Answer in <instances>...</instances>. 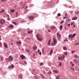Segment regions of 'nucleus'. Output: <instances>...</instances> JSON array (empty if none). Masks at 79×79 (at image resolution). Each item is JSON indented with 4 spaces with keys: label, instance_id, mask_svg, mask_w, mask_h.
<instances>
[{
    "label": "nucleus",
    "instance_id": "f257e3e1",
    "mask_svg": "<svg viewBox=\"0 0 79 79\" xmlns=\"http://www.w3.org/2000/svg\"><path fill=\"white\" fill-rule=\"evenodd\" d=\"M37 40L39 41H42V36L41 35L38 34L36 35Z\"/></svg>",
    "mask_w": 79,
    "mask_h": 79
},
{
    "label": "nucleus",
    "instance_id": "f03ea898",
    "mask_svg": "<svg viewBox=\"0 0 79 79\" xmlns=\"http://www.w3.org/2000/svg\"><path fill=\"white\" fill-rule=\"evenodd\" d=\"M52 43L51 44L52 45H55L57 43V40L54 38H52Z\"/></svg>",
    "mask_w": 79,
    "mask_h": 79
},
{
    "label": "nucleus",
    "instance_id": "7ed1b4c3",
    "mask_svg": "<svg viewBox=\"0 0 79 79\" xmlns=\"http://www.w3.org/2000/svg\"><path fill=\"white\" fill-rule=\"evenodd\" d=\"M56 35H57V38L58 41H60L61 35H60V34L59 33H58V32H57V33Z\"/></svg>",
    "mask_w": 79,
    "mask_h": 79
},
{
    "label": "nucleus",
    "instance_id": "20e7f679",
    "mask_svg": "<svg viewBox=\"0 0 79 79\" xmlns=\"http://www.w3.org/2000/svg\"><path fill=\"white\" fill-rule=\"evenodd\" d=\"M7 59L9 61H12L13 60V57L12 56H10Z\"/></svg>",
    "mask_w": 79,
    "mask_h": 79
},
{
    "label": "nucleus",
    "instance_id": "39448f33",
    "mask_svg": "<svg viewBox=\"0 0 79 79\" xmlns=\"http://www.w3.org/2000/svg\"><path fill=\"white\" fill-rule=\"evenodd\" d=\"M0 23L2 25H3L5 23V20L3 19H1L0 20Z\"/></svg>",
    "mask_w": 79,
    "mask_h": 79
},
{
    "label": "nucleus",
    "instance_id": "423d86ee",
    "mask_svg": "<svg viewBox=\"0 0 79 79\" xmlns=\"http://www.w3.org/2000/svg\"><path fill=\"white\" fill-rule=\"evenodd\" d=\"M65 56L64 55H63V57H59L58 58V60H63Z\"/></svg>",
    "mask_w": 79,
    "mask_h": 79
},
{
    "label": "nucleus",
    "instance_id": "0eeeda50",
    "mask_svg": "<svg viewBox=\"0 0 79 79\" xmlns=\"http://www.w3.org/2000/svg\"><path fill=\"white\" fill-rule=\"evenodd\" d=\"M28 19H30V20H33V19H34V16H29L28 17Z\"/></svg>",
    "mask_w": 79,
    "mask_h": 79
},
{
    "label": "nucleus",
    "instance_id": "6e6552de",
    "mask_svg": "<svg viewBox=\"0 0 79 79\" xmlns=\"http://www.w3.org/2000/svg\"><path fill=\"white\" fill-rule=\"evenodd\" d=\"M33 49L34 50H35L37 49V46L34 45L33 47Z\"/></svg>",
    "mask_w": 79,
    "mask_h": 79
},
{
    "label": "nucleus",
    "instance_id": "1a4fd4ad",
    "mask_svg": "<svg viewBox=\"0 0 79 79\" xmlns=\"http://www.w3.org/2000/svg\"><path fill=\"white\" fill-rule=\"evenodd\" d=\"M77 17H73L72 19V20H77Z\"/></svg>",
    "mask_w": 79,
    "mask_h": 79
},
{
    "label": "nucleus",
    "instance_id": "9d476101",
    "mask_svg": "<svg viewBox=\"0 0 79 79\" xmlns=\"http://www.w3.org/2000/svg\"><path fill=\"white\" fill-rule=\"evenodd\" d=\"M4 45L5 47L6 48H8V46H7V44H6V43H4Z\"/></svg>",
    "mask_w": 79,
    "mask_h": 79
},
{
    "label": "nucleus",
    "instance_id": "9b49d317",
    "mask_svg": "<svg viewBox=\"0 0 79 79\" xmlns=\"http://www.w3.org/2000/svg\"><path fill=\"white\" fill-rule=\"evenodd\" d=\"M73 61L74 62L75 64H77V60H76V59H73Z\"/></svg>",
    "mask_w": 79,
    "mask_h": 79
},
{
    "label": "nucleus",
    "instance_id": "f8f14e48",
    "mask_svg": "<svg viewBox=\"0 0 79 79\" xmlns=\"http://www.w3.org/2000/svg\"><path fill=\"white\" fill-rule=\"evenodd\" d=\"M21 57L22 60H23V59H24L25 58V56H24L23 55H22L21 56Z\"/></svg>",
    "mask_w": 79,
    "mask_h": 79
},
{
    "label": "nucleus",
    "instance_id": "ddd939ff",
    "mask_svg": "<svg viewBox=\"0 0 79 79\" xmlns=\"http://www.w3.org/2000/svg\"><path fill=\"white\" fill-rule=\"evenodd\" d=\"M62 29H63V26H62V25H61L59 27V29L60 30V31H61Z\"/></svg>",
    "mask_w": 79,
    "mask_h": 79
},
{
    "label": "nucleus",
    "instance_id": "4468645a",
    "mask_svg": "<svg viewBox=\"0 0 79 79\" xmlns=\"http://www.w3.org/2000/svg\"><path fill=\"white\" fill-rule=\"evenodd\" d=\"M9 27L13 28L14 27V26L13 25H10L9 26Z\"/></svg>",
    "mask_w": 79,
    "mask_h": 79
},
{
    "label": "nucleus",
    "instance_id": "2eb2a0df",
    "mask_svg": "<svg viewBox=\"0 0 79 79\" xmlns=\"http://www.w3.org/2000/svg\"><path fill=\"white\" fill-rule=\"evenodd\" d=\"M55 29V27L54 26H52L51 27V29L52 30H54Z\"/></svg>",
    "mask_w": 79,
    "mask_h": 79
},
{
    "label": "nucleus",
    "instance_id": "dca6fc26",
    "mask_svg": "<svg viewBox=\"0 0 79 79\" xmlns=\"http://www.w3.org/2000/svg\"><path fill=\"white\" fill-rule=\"evenodd\" d=\"M4 12L5 10H4V9H2V10L0 11V13L2 14L3 13H4Z\"/></svg>",
    "mask_w": 79,
    "mask_h": 79
},
{
    "label": "nucleus",
    "instance_id": "f3484780",
    "mask_svg": "<svg viewBox=\"0 0 79 79\" xmlns=\"http://www.w3.org/2000/svg\"><path fill=\"white\" fill-rule=\"evenodd\" d=\"M21 41H17L16 42V44H18V45H20V44H21Z\"/></svg>",
    "mask_w": 79,
    "mask_h": 79
},
{
    "label": "nucleus",
    "instance_id": "a211bd4d",
    "mask_svg": "<svg viewBox=\"0 0 79 79\" xmlns=\"http://www.w3.org/2000/svg\"><path fill=\"white\" fill-rule=\"evenodd\" d=\"M53 53V49H51L49 52V55H52Z\"/></svg>",
    "mask_w": 79,
    "mask_h": 79
},
{
    "label": "nucleus",
    "instance_id": "6ab92c4d",
    "mask_svg": "<svg viewBox=\"0 0 79 79\" xmlns=\"http://www.w3.org/2000/svg\"><path fill=\"white\" fill-rule=\"evenodd\" d=\"M19 78H20V79H22L23 78V76L22 75V74H20L19 76Z\"/></svg>",
    "mask_w": 79,
    "mask_h": 79
},
{
    "label": "nucleus",
    "instance_id": "aec40b11",
    "mask_svg": "<svg viewBox=\"0 0 79 79\" xmlns=\"http://www.w3.org/2000/svg\"><path fill=\"white\" fill-rule=\"evenodd\" d=\"M56 79H61V78H60V76L57 75L56 77Z\"/></svg>",
    "mask_w": 79,
    "mask_h": 79
},
{
    "label": "nucleus",
    "instance_id": "412c9836",
    "mask_svg": "<svg viewBox=\"0 0 79 79\" xmlns=\"http://www.w3.org/2000/svg\"><path fill=\"white\" fill-rule=\"evenodd\" d=\"M33 15L35 16V17H37V16H38V15L36 13H34Z\"/></svg>",
    "mask_w": 79,
    "mask_h": 79
},
{
    "label": "nucleus",
    "instance_id": "4be33fe9",
    "mask_svg": "<svg viewBox=\"0 0 79 79\" xmlns=\"http://www.w3.org/2000/svg\"><path fill=\"white\" fill-rule=\"evenodd\" d=\"M50 42H51V40H49L48 41V45H50L51 44Z\"/></svg>",
    "mask_w": 79,
    "mask_h": 79
},
{
    "label": "nucleus",
    "instance_id": "5701e85b",
    "mask_svg": "<svg viewBox=\"0 0 79 79\" xmlns=\"http://www.w3.org/2000/svg\"><path fill=\"white\" fill-rule=\"evenodd\" d=\"M63 48L64 50H67V48H66V47H64Z\"/></svg>",
    "mask_w": 79,
    "mask_h": 79
},
{
    "label": "nucleus",
    "instance_id": "b1692460",
    "mask_svg": "<svg viewBox=\"0 0 79 79\" xmlns=\"http://www.w3.org/2000/svg\"><path fill=\"white\" fill-rule=\"evenodd\" d=\"M32 32V30L31 31H28V33L29 34H31V33Z\"/></svg>",
    "mask_w": 79,
    "mask_h": 79
},
{
    "label": "nucleus",
    "instance_id": "393cba45",
    "mask_svg": "<svg viewBox=\"0 0 79 79\" xmlns=\"http://www.w3.org/2000/svg\"><path fill=\"white\" fill-rule=\"evenodd\" d=\"M26 52H27V53H29L30 52V50H27V49H26L25 50Z\"/></svg>",
    "mask_w": 79,
    "mask_h": 79
},
{
    "label": "nucleus",
    "instance_id": "a878e982",
    "mask_svg": "<svg viewBox=\"0 0 79 79\" xmlns=\"http://www.w3.org/2000/svg\"><path fill=\"white\" fill-rule=\"evenodd\" d=\"M74 57H75V58H79V56L77 55H75L74 56Z\"/></svg>",
    "mask_w": 79,
    "mask_h": 79
},
{
    "label": "nucleus",
    "instance_id": "bb28decb",
    "mask_svg": "<svg viewBox=\"0 0 79 79\" xmlns=\"http://www.w3.org/2000/svg\"><path fill=\"white\" fill-rule=\"evenodd\" d=\"M54 72L55 73H58V71L57 70H54Z\"/></svg>",
    "mask_w": 79,
    "mask_h": 79
},
{
    "label": "nucleus",
    "instance_id": "cd10ccee",
    "mask_svg": "<svg viewBox=\"0 0 79 79\" xmlns=\"http://www.w3.org/2000/svg\"><path fill=\"white\" fill-rule=\"evenodd\" d=\"M79 11H77V12H75V14H76V15H77V14H79Z\"/></svg>",
    "mask_w": 79,
    "mask_h": 79
},
{
    "label": "nucleus",
    "instance_id": "c85d7f7f",
    "mask_svg": "<svg viewBox=\"0 0 79 79\" xmlns=\"http://www.w3.org/2000/svg\"><path fill=\"white\" fill-rule=\"evenodd\" d=\"M51 73H51V72L50 71H49L48 72V74H49V75H50V74H51Z\"/></svg>",
    "mask_w": 79,
    "mask_h": 79
},
{
    "label": "nucleus",
    "instance_id": "c756f323",
    "mask_svg": "<svg viewBox=\"0 0 79 79\" xmlns=\"http://www.w3.org/2000/svg\"><path fill=\"white\" fill-rule=\"evenodd\" d=\"M10 66L12 68H14V65H11Z\"/></svg>",
    "mask_w": 79,
    "mask_h": 79
},
{
    "label": "nucleus",
    "instance_id": "7c9ffc66",
    "mask_svg": "<svg viewBox=\"0 0 79 79\" xmlns=\"http://www.w3.org/2000/svg\"><path fill=\"white\" fill-rule=\"evenodd\" d=\"M12 23L14 24H15V25H16V22H13Z\"/></svg>",
    "mask_w": 79,
    "mask_h": 79
},
{
    "label": "nucleus",
    "instance_id": "2f4dec72",
    "mask_svg": "<svg viewBox=\"0 0 79 79\" xmlns=\"http://www.w3.org/2000/svg\"><path fill=\"white\" fill-rule=\"evenodd\" d=\"M64 54L65 55H66V56H67V55H68V53H67V52H64Z\"/></svg>",
    "mask_w": 79,
    "mask_h": 79
},
{
    "label": "nucleus",
    "instance_id": "473e14b6",
    "mask_svg": "<svg viewBox=\"0 0 79 79\" xmlns=\"http://www.w3.org/2000/svg\"><path fill=\"white\" fill-rule=\"evenodd\" d=\"M6 16L7 18H10V15H9L7 14L6 15Z\"/></svg>",
    "mask_w": 79,
    "mask_h": 79
},
{
    "label": "nucleus",
    "instance_id": "72a5a7b5",
    "mask_svg": "<svg viewBox=\"0 0 79 79\" xmlns=\"http://www.w3.org/2000/svg\"><path fill=\"white\" fill-rule=\"evenodd\" d=\"M18 12H16V17H18Z\"/></svg>",
    "mask_w": 79,
    "mask_h": 79
},
{
    "label": "nucleus",
    "instance_id": "f704fd0d",
    "mask_svg": "<svg viewBox=\"0 0 79 79\" xmlns=\"http://www.w3.org/2000/svg\"><path fill=\"white\" fill-rule=\"evenodd\" d=\"M57 16H61V14H60V13L58 14Z\"/></svg>",
    "mask_w": 79,
    "mask_h": 79
},
{
    "label": "nucleus",
    "instance_id": "c9c22d12",
    "mask_svg": "<svg viewBox=\"0 0 79 79\" xmlns=\"http://www.w3.org/2000/svg\"><path fill=\"white\" fill-rule=\"evenodd\" d=\"M10 11L12 12V13L15 12V10H10Z\"/></svg>",
    "mask_w": 79,
    "mask_h": 79
},
{
    "label": "nucleus",
    "instance_id": "e433bc0d",
    "mask_svg": "<svg viewBox=\"0 0 79 79\" xmlns=\"http://www.w3.org/2000/svg\"><path fill=\"white\" fill-rule=\"evenodd\" d=\"M1 58L2 61H3V59H4L3 57H1Z\"/></svg>",
    "mask_w": 79,
    "mask_h": 79
},
{
    "label": "nucleus",
    "instance_id": "4c0bfd02",
    "mask_svg": "<svg viewBox=\"0 0 79 79\" xmlns=\"http://www.w3.org/2000/svg\"><path fill=\"white\" fill-rule=\"evenodd\" d=\"M79 45V44L76 43V44H75V46H76L77 45Z\"/></svg>",
    "mask_w": 79,
    "mask_h": 79
},
{
    "label": "nucleus",
    "instance_id": "58836bf2",
    "mask_svg": "<svg viewBox=\"0 0 79 79\" xmlns=\"http://www.w3.org/2000/svg\"><path fill=\"white\" fill-rule=\"evenodd\" d=\"M64 23V21H62L60 23V24H62Z\"/></svg>",
    "mask_w": 79,
    "mask_h": 79
},
{
    "label": "nucleus",
    "instance_id": "ea45409f",
    "mask_svg": "<svg viewBox=\"0 0 79 79\" xmlns=\"http://www.w3.org/2000/svg\"><path fill=\"white\" fill-rule=\"evenodd\" d=\"M76 35V33H75V34H73V35L74 37Z\"/></svg>",
    "mask_w": 79,
    "mask_h": 79
},
{
    "label": "nucleus",
    "instance_id": "a19ab883",
    "mask_svg": "<svg viewBox=\"0 0 79 79\" xmlns=\"http://www.w3.org/2000/svg\"><path fill=\"white\" fill-rule=\"evenodd\" d=\"M59 66H61V63H60V64H59Z\"/></svg>",
    "mask_w": 79,
    "mask_h": 79
},
{
    "label": "nucleus",
    "instance_id": "79ce46f5",
    "mask_svg": "<svg viewBox=\"0 0 79 79\" xmlns=\"http://www.w3.org/2000/svg\"><path fill=\"white\" fill-rule=\"evenodd\" d=\"M67 15H68V14H67V13H65V16H66V17H67Z\"/></svg>",
    "mask_w": 79,
    "mask_h": 79
},
{
    "label": "nucleus",
    "instance_id": "37998d69",
    "mask_svg": "<svg viewBox=\"0 0 79 79\" xmlns=\"http://www.w3.org/2000/svg\"><path fill=\"white\" fill-rule=\"evenodd\" d=\"M39 55H42V53H41V52H40L39 53Z\"/></svg>",
    "mask_w": 79,
    "mask_h": 79
},
{
    "label": "nucleus",
    "instance_id": "c03bdc74",
    "mask_svg": "<svg viewBox=\"0 0 79 79\" xmlns=\"http://www.w3.org/2000/svg\"><path fill=\"white\" fill-rule=\"evenodd\" d=\"M32 72H35V69H33L32 70Z\"/></svg>",
    "mask_w": 79,
    "mask_h": 79
},
{
    "label": "nucleus",
    "instance_id": "a18cd8bd",
    "mask_svg": "<svg viewBox=\"0 0 79 79\" xmlns=\"http://www.w3.org/2000/svg\"><path fill=\"white\" fill-rule=\"evenodd\" d=\"M6 0H1L2 2H5V1H6Z\"/></svg>",
    "mask_w": 79,
    "mask_h": 79
},
{
    "label": "nucleus",
    "instance_id": "49530a36",
    "mask_svg": "<svg viewBox=\"0 0 79 79\" xmlns=\"http://www.w3.org/2000/svg\"><path fill=\"white\" fill-rule=\"evenodd\" d=\"M35 54L34 53H33V57H35Z\"/></svg>",
    "mask_w": 79,
    "mask_h": 79
},
{
    "label": "nucleus",
    "instance_id": "de8ad7c7",
    "mask_svg": "<svg viewBox=\"0 0 79 79\" xmlns=\"http://www.w3.org/2000/svg\"><path fill=\"white\" fill-rule=\"evenodd\" d=\"M72 35H71V34L70 35H69V37H71Z\"/></svg>",
    "mask_w": 79,
    "mask_h": 79
},
{
    "label": "nucleus",
    "instance_id": "09e8293b",
    "mask_svg": "<svg viewBox=\"0 0 79 79\" xmlns=\"http://www.w3.org/2000/svg\"><path fill=\"white\" fill-rule=\"evenodd\" d=\"M10 18H7L8 21H10Z\"/></svg>",
    "mask_w": 79,
    "mask_h": 79
},
{
    "label": "nucleus",
    "instance_id": "8fccbe9b",
    "mask_svg": "<svg viewBox=\"0 0 79 79\" xmlns=\"http://www.w3.org/2000/svg\"><path fill=\"white\" fill-rule=\"evenodd\" d=\"M40 66H42V65H43V64H42V63H40Z\"/></svg>",
    "mask_w": 79,
    "mask_h": 79
},
{
    "label": "nucleus",
    "instance_id": "3c124183",
    "mask_svg": "<svg viewBox=\"0 0 79 79\" xmlns=\"http://www.w3.org/2000/svg\"><path fill=\"white\" fill-rule=\"evenodd\" d=\"M72 53H74V51H73L72 52Z\"/></svg>",
    "mask_w": 79,
    "mask_h": 79
},
{
    "label": "nucleus",
    "instance_id": "603ef678",
    "mask_svg": "<svg viewBox=\"0 0 79 79\" xmlns=\"http://www.w3.org/2000/svg\"><path fill=\"white\" fill-rule=\"evenodd\" d=\"M11 65L10 66H9L8 67L9 69H10L11 68Z\"/></svg>",
    "mask_w": 79,
    "mask_h": 79
},
{
    "label": "nucleus",
    "instance_id": "864d4df0",
    "mask_svg": "<svg viewBox=\"0 0 79 79\" xmlns=\"http://www.w3.org/2000/svg\"><path fill=\"white\" fill-rule=\"evenodd\" d=\"M39 52H40V50H39L37 51V52L38 53H39Z\"/></svg>",
    "mask_w": 79,
    "mask_h": 79
},
{
    "label": "nucleus",
    "instance_id": "5fc2aeb1",
    "mask_svg": "<svg viewBox=\"0 0 79 79\" xmlns=\"http://www.w3.org/2000/svg\"><path fill=\"white\" fill-rule=\"evenodd\" d=\"M2 45V43L1 42H0V46H1Z\"/></svg>",
    "mask_w": 79,
    "mask_h": 79
},
{
    "label": "nucleus",
    "instance_id": "6e6d98bb",
    "mask_svg": "<svg viewBox=\"0 0 79 79\" xmlns=\"http://www.w3.org/2000/svg\"><path fill=\"white\" fill-rule=\"evenodd\" d=\"M68 26H70V23H69L68 25H67Z\"/></svg>",
    "mask_w": 79,
    "mask_h": 79
},
{
    "label": "nucleus",
    "instance_id": "4d7b16f0",
    "mask_svg": "<svg viewBox=\"0 0 79 79\" xmlns=\"http://www.w3.org/2000/svg\"><path fill=\"white\" fill-rule=\"evenodd\" d=\"M24 63H25V64H27V63L26 62V61H24Z\"/></svg>",
    "mask_w": 79,
    "mask_h": 79
},
{
    "label": "nucleus",
    "instance_id": "13d9d810",
    "mask_svg": "<svg viewBox=\"0 0 79 79\" xmlns=\"http://www.w3.org/2000/svg\"><path fill=\"white\" fill-rule=\"evenodd\" d=\"M48 32H50V30H48Z\"/></svg>",
    "mask_w": 79,
    "mask_h": 79
},
{
    "label": "nucleus",
    "instance_id": "bf43d9fd",
    "mask_svg": "<svg viewBox=\"0 0 79 79\" xmlns=\"http://www.w3.org/2000/svg\"><path fill=\"white\" fill-rule=\"evenodd\" d=\"M73 37H74V36L73 35L71 37V39H72V38H73Z\"/></svg>",
    "mask_w": 79,
    "mask_h": 79
},
{
    "label": "nucleus",
    "instance_id": "052dcab7",
    "mask_svg": "<svg viewBox=\"0 0 79 79\" xmlns=\"http://www.w3.org/2000/svg\"><path fill=\"white\" fill-rule=\"evenodd\" d=\"M42 52L43 53H44V50L42 49Z\"/></svg>",
    "mask_w": 79,
    "mask_h": 79
},
{
    "label": "nucleus",
    "instance_id": "680f3d73",
    "mask_svg": "<svg viewBox=\"0 0 79 79\" xmlns=\"http://www.w3.org/2000/svg\"><path fill=\"white\" fill-rule=\"evenodd\" d=\"M5 74H6V71H5L4 72Z\"/></svg>",
    "mask_w": 79,
    "mask_h": 79
},
{
    "label": "nucleus",
    "instance_id": "e2e57ef3",
    "mask_svg": "<svg viewBox=\"0 0 79 79\" xmlns=\"http://www.w3.org/2000/svg\"><path fill=\"white\" fill-rule=\"evenodd\" d=\"M69 2H70V3H72V1H69Z\"/></svg>",
    "mask_w": 79,
    "mask_h": 79
},
{
    "label": "nucleus",
    "instance_id": "0e129e2a",
    "mask_svg": "<svg viewBox=\"0 0 79 79\" xmlns=\"http://www.w3.org/2000/svg\"><path fill=\"white\" fill-rule=\"evenodd\" d=\"M70 64H72V63H73V62H72V61H70Z\"/></svg>",
    "mask_w": 79,
    "mask_h": 79
},
{
    "label": "nucleus",
    "instance_id": "69168bd1",
    "mask_svg": "<svg viewBox=\"0 0 79 79\" xmlns=\"http://www.w3.org/2000/svg\"><path fill=\"white\" fill-rule=\"evenodd\" d=\"M73 13V11H71V13Z\"/></svg>",
    "mask_w": 79,
    "mask_h": 79
},
{
    "label": "nucleus",
    "instance_id": "338daca9",
    "mask_svg": "<svg viewBox=\"0 0 79 79\" xmlns=\"http://www.w3.org/2000/svg\"><path fill=\"white\" fill-rule=\"evenodd\" d=\"M73 69V71H74V69L73 68V69Z\"/></svg>",
    "mask_w": 79,
    "mask_h": 79
},
{
    "label": "nucleus",
    "instance_id": "774afa93",
    "mask_svg": "<svg viewBox=\"0 0 79 79\" xmlns=\"http://www.w3.org/2000/svg\"><path fill=\"white\" fill-rule=\"evenodd\" d=\"M73 23H71V25H73Z\"/></svg>",
    "mask_w": 79,
    "mask_h": 79
}]
</instances>
